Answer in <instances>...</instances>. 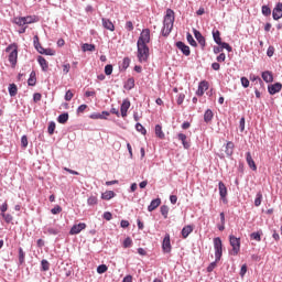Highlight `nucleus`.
I'll return each instance as SVG.
<instances>
[{"mask_svg": "<svg viewBox=\"0 0 282 282\" xmlns=\"http://www.w3.org/2000/svg\"><path fill=\"white\" fill-rule=\"evenodd\" d=\"M155 135L156 138H160V140H164L165 134H164V131H162V126L160 124L155 126Z\"/></svg>", "mask_w": 282, "mask_h": 282, "instance_id": "473e14b6", "label": "nucleus"}, {"mask_svg": "<svg viewBox=\"0 0 282 282\" xmlns=\"http://www.w3.org/2000/svg\"><path fill=\"white\" fill-rule=\"evenodd\" d=\"M52 215H58L63 213V207L61 205H56L54 208L51 209Z\"/></svg>", "mask_w": 282, "mask_h": 282, "instance_id": "603ef678", "label": "nucleus"}, {"mask_svg": "<svg viewBox=\"0 0 282 282\" xmlns=\"http://www.w3.org/2000/svg\"><path fill=\"white\" fill-rule=\"evenodd\" d=\"M172 31H173V28H170V31H169V28H165L163 25L161 34H162V36H169V34H171Z\"/></svg>", "mask_w": 282, "mask_h": 282, "instance_id": "13d9d810", "label": "nucleus"}, {"mask_svg": "<svg viewBox=\"0 0 282 282\" xmlns=\"http://www.w3.org/2000/svg\"><path fill=\"white\" fill-rule=\"evenodd\" d=\"M250 239L253 241H261V231L250 234Z\"/></svg>", "mask_w": 282, "mask_h": 282, "instance_id": "79ce46f5", "label": "nucleus"}, {"mask_svg": "<svg viewBox=\"0 0 282 282\" xmlns=\"http://www.w3.org/2000/svg\"><path fill=\"white\" fill-rule=\"evenodd\" d=\"M82 50H83V52H95L96 51V45L85 43V44H83Z\"/></svg>", "mask_w": 282, "mask_h": 282, "instance_id": "f704fd0d", "label": "nucleus"}, {"mask_svg": "<svg viewBox=\"0 0 282 282\" xmlns=\"http://www.w3.org/2000/svg\"><path fill=\"white\" fill-rule=\"evenodd\" d=\"M131 246H133V240L131 239V237H127L123 240V248H131Z\"/></svg>", "mask_w": 282, "mask_h": 282, "instance_id": "8fccbe9b", "label": "nucleus"}, {"mask_svg": "<svg viewBox=\"0 0 282 282\" xmlns=\"http://www.w3.org/2000/svg\"><path fill=\"white\" fill-rule=\"evenodd\" d=\"M67 120H69V113L68 112H63L57 117V122L59 124H66Z\"/></svg>", "mask_w": 282, "mask_h": 282, "instance_id": "393cba45", "label": "nucleus"}, {"mask_svg": "<svg viewBox=\"0 0 282 282\" xmlns=\"http://www.w3.org/2000/svg\"><path fill=\"white\" fill-rule=\"evenodd\" d=\"M246 160H247V164L250 167V170L257 171V163H254V160L252 159V154L250 152L246 153Z\"/></svg>", "mask_w": 282, "mask_h": 282, "instance_id": "a211bd4d", "label": "nucleus"}, {"mask_svg": "<svg viewBox=\"0 0 282 282\" xmlns=\"http://www.w3.org/2000/svg\"><path fill=\"white\" fill-rule=\"evenodd\" d=\"M281 89H282L281 83H275V84L268 86V91H269L270 96H274V94H279V91H281Z\"/></svg>", "mask_w": 282, "mask_h": 282, "instance_id": "dca6fc26", "label": "nucleus"}, {"mask_svg": "<svg viewBox=\"0 0 282 282\" xmlns=\"http://www.w3.org/2000/svg\"><path fill=\"white\" fill-rule=\"evenodd\" d=\"M13 23H15V25H19L20 28L28 26L25 24V18L24 17L14 18Z\"/></svg>", "mask_w": 282, "mask_h": 282, "instance_id": "72a5a7b5", "label": "nucleus"}, {"mask_svg": "<svg viewBox=\"0 0 282 282\" xmlns=\"http://www.w3.org/2000/svg\"><path fill=\"white\" fill-rule=\"evenodd\" d=\"M184 98H186V95H184V93L178 94L177 99H176L177 105H183Z\"/></svg>", "mask_w": 282, "mask_h": 282, "instance_id": "0e129e2a", "label": "nucleus"}, {"mask_svg": "<svg viewBox=\"0 0 282 282\" xmlns=\"http://www.w3.org/2000/svg\"><path fill=\"white\" fill-rule=\"evenodd\" d=\"M186 39H187V43H189V45H192V47H197V42L195 41V39L193 37V34H191L189 32L186 33Z\"/></svg>", "mask_w": 282, "mask_h": 282, "instance_id": "c9c22d12", "label": "nucleus"}, {"mask_svg": "<svg viewBox=\"0 0 282 282\" xmlns=\"http://www.w3.org/2000/svg\"><path fill=\"white\" fill-rule=\"evenodd\" d=\"M45 56H55L56 55V51L52 50V48H44V53Z\"/></svg>", "mask_w": 282, "mask_h": 282, "instance_id": "052dcab7", "label": "nucleus"}, {"mask_svg": "<svg viewBox=\"0 0 282 282\" xmlns=\"http://www.w3.org/2000/svg\"><path fill=\"white\" fill-rule=\"evenodd\" d=\"M54 131H56V122L51 121L47 127L48 135H54Z\"/></svg>", "mask_w": 282, "mask_h": 282, "instance_id": "4c0bfd02", "label": "nucleus"}, {"mask_svg": "<svg viewBox=\"0 0 282 282\" xmlns=\"http://www.w3.org/2000/svg\"><path fill=\"white\" fill-rule=\"evenodd\" d=\"M105 74L106 76H111V74H113V65L107 64L105 66Z\"/></svg>", "mask_w": 282, "mask_h": 282, "instance_id": "a18cd8bd", "label": "nucleus"}, {"mask_svg": "<svg viewBox=\"0 0 282 282\" xmlns=\"http://www.w3.org/2000/svg\"><path fill=\"white\" fill-rule=\"evenodd\" d=\"M215 113H213V110L207 109L204 113V122H212Z\"/></svg>", "mask_w": 282, "mask_h": 282, "instance_id": "c756f323", "label": "nucleus"}, {"mask_svg": "<svg viewBox=\"0 0 282 282\" xmlns=\"http://www.w3.org/2000/svg\"><path fill=\"white\" fill-rule=\"evenodd\" d=\"M6 52H10L9 54V63L12 65V67L17 66V61L19 58V50L17 48L15 45L10 44L7 48Z\"/></svg>", "mask_w": 282, "mask_h": 282, "instance_id": "20e7f679", "label": "nucleus"}, {"mask_svg": "<svg viewBox=\"0 0 282 282\" xmlns=\"http://www.w3.org/2000/svg\"><path fill=\"white\" fill-rule=\"evenodd\" d=\"M18 91H19V88L17 87V84L9 85V95L11 96V98H14V96H17Z\"/></svg>", "mask_w": 282, "mask_h": 282, "instance_id": "2f4dec72", "label": "nucleus"}, {"mask_svg": "<svg viewBox=\"0 0 282 282\" xmlns=\"http://www.w3.org/2000/svg\"><path fill=\"white\" fill-rule=\"evenodd\" d=\"M221 50H227V52H232V46H230V44H228L227 42H220L218 44Z\"/></svg>", "mask_w": 282, "mask_h": 282, "instance_id": "de8ad7c7", "label": "nucleus"}, {"mask_svg": "<svg viewBox=\"0 0 282 282\" xmlns=\"http://www.w3.org/2000/svg\"><path fill=\"white\" fill-rule=\"evenodd\" d=\"M149 43H151V30L143 29L140 33L138 41H137V44L149 45Z\"/></svg>", "mask_w": 282, "mask_h": 282, "instance_id": "423d86ee", "label": "nucleus"}, {"mask_svg": "<svg viewBox=\"0 0 282 282\" xmlns=\"http://www.w3.org/2000/svg\"><path fill=\"white\" fill-rule=\"evenodd\" d=\"M41 270L42 272H47L50 270V262L45 259L41 261Z\"/></svg>", "mask_w": 282, "mask_h": 282, "instance_id": "ea45409f", "label": "nucleus"}, {"mask_svg": "<svg viewBox=\"0 0 282 282\" xmlns=\"http://www.w3.org/2000/svg\"><path fill=\"white\" fill-rule=\"evenodd\" d=\"M151 56L148 44H137V57L139 63H147Z\"/></svg>", "mask_w": 282, "mask_h": 282, "instance_id": "f257e3e1", "label": "nucleus"}, {"mask_svg": "<svg viewBox=\"0 0 282 282\" xmlns=\"http://www.w3.org/2000/svg\"><path fill=\"white\" fill-rule=\"evenodd\" d=\"M217 263H219V261H217V258H215V261L209 263V265L207 267V272H213V270L217 268Z\"/></svg>", "mask_w": 282, "mask_h": 282, "instance_id": "864d4df0", "label": "nucleus"}, {"mask_svg": "<svg viewBox=\"0 0 282 282\" xmlns=\"http://www.w3.org/2000/svg\"><path fill=\"white\" fill-rule=\"evenodd\" d=\"M214 250L216 261H221V257L224 256V243L221 242V238H214Z\"/></svg>", "mask_w": 282, "mask_h": 282, "instance_id": "7ed1b4c3", "label": "nucleus"}, {"mask_svg": "<svg viewBox=\"0 0 282 282\" xmlns=\"http://www.w3.org/2000/svg\"><path fill=\"white\" fill-rule=\"evenodd\" d=\"M208 89V82L203 80L198 84V89L196 90V95L204 96V91Z\"/></svg>", "mask_w": 282, "mask_h": 282, "instance_id": "6ab92c4d", "label": "nucleus"}, {"mask_svg": "<svg viewBox=\"0 0 282 282\" xmlns=\"http://www.w3.org/2000/svg\"><path fill=\"white\" fill-rule=\"evenodd\" d=\"M246 272H248V264H242L239 273L241 279L246 276Z\"/></svg>", "mask_w": 282, "mask_h": 282, "instance_id": "bf43d9fd", "label": "nucleus"}, {"mask_svg": "<svg viewBox=\"0 0 282 282\" xmlns=\"http://www.w3.org/2000/svg\"><path fill=\"white\" fill-rule=\"evenodd\" d=\"M109 111H101V112H93L89 118L91 120H107V116H109Z\"/></svg>", "mask_w": 282, "mask_h": 282, "instance_id": "4468645a", "label": "nucleus"}, {"mask_svg": "<svg viewBox=\"0 0 282 282\" xmlns=\"http://www.w3.org/2000/svg\"><path fill=\"white\" fill-rule=\"evenodd\" d=\"M225 153L227 158H232L235 153V143L232 141H228L225 145Z\"/></svg>", "mask_w": 282, "mask_h": 282, "instance_id": "f3484780", "label": "nucleus"}, {"mask_svg": "<svg viewBox=\"0 0 282 282\" xmlns=\"http://www.w3.org/2000/svg\"><path fill=\"white\" fill-rule=\"evenodd\" d=\"M64 98L67 102H69V100L74 98V93H72V90H67Z\"/></svg>", "mask_w": 282, "mask_h": 282, "instance_id": "338daca9", "label": "nucleus"}, {"mask_svg": "<svg viewBox=\"0 0 282 282\" xmlns=\"http://www.w3.org/2000/svg\"><path fill=\"white\" fill-rule=\"evenodd\" d=\"M18 254H19V265H23L25 263V251H23V248L18 249Z\"/></svg>", "mask_w": 282, "mask_h": 282, "instance_id": "7c9ffc66", "label": "nucleus"}, {"mask_svg": "<svg viewBox=\"0 0 282 282\" xmlns=\"http://www.w3.org/2000/svg\"><path fill=\"white\" fill-rule=\"evenodd\" d=\"M41 98H43L41 93L33 94V102H41Z\"/></svg>", "mask_w": 282, "mask_h": 282, "instance_id": "774afa93", "label": "nucleus"}, {"mask_svg": "<svg viewBox=\"0 0 282 282\" xmlns=\"http://www.w3.org/2000/svg\"><path fill=\"white\" fill-rule=\"evenodd\" d=\"M177 138L182 142L184 149H191V142L186 140V134L178 133Z\"/></svg>", "mask_w": 282, "mask_h": 282, "instance_id": "5701e85b", "label": "nucleus"}, {"mask_svg": "<svg viewBox=\"0 0 282 282\" xmlns=\"http://www.w3.org/2000/svg\"><path fill=\"white\" fill-rule=\"evenodd\" d=\"M160 204H162L161 198L152 199L150 205L148 206V212L153 213V210H155V208H158L160 206Z\"/></svg>", "mask_w": 282, "mask_h": 282, "instance_id": "412c9836", "label": "nucleus"}, {"mask_svg": "<svg viewBox=\"0 0 282 282\" xmlns=\"http://www.w3.org/2000/svg\"><path fill=\"white\" fill-rule=\"evenodd\" d=\"M191 232H193V226L187 225V226L183 227V229H182L183 239H187L188 235H191Z\"/></svg>", "mask_w": 282, "mask_h": 282, "instance_id": "a878e982", "label": "nucleus"}, {"mask_svg": "<svg viewBox=\"0 0 282 282\" xmlns=\"http://www.w3.org/2000/svg\"><path fill=\"white\" fill-rule=\"evenodd\" d=\"M113 197H116V192L113 191H106L101 194V199H106L107 202H109V199H113Z\"/></svg>", "mask_w": 282, "mask_h": 282, "instance_id": "cd10ccee", "label": "nucleus"}, {"mask_svg": "<svg viewBox=\"0 0 282 282\" xmlns=\"http://www.w3.org/2000/svg\"><path fill=\"white\" fill-rule=\"evenodd\" d=\"M160 210H161V215L164 217V219H167L169 218V206L163 205V206H161Z\"/></svg>", "mask_w": 282, "mask_h": 282, "instance_id": "a19ab883", "label": "nucleus"}, {"mask_svg": "<svg viewBox=\"0 0 282 282\" xmlns=\"http://www.w3.org/2000/svg\"><path fill=\"white\" fill-rule=\"evenodd\" d=\"M218 191L220 199H223L224 204H227L228 199L226 197L228 195V187H226V184H224L221 181L218 183Z\"/></svg>", "mask_w": 282, "mask_h": 282, "instance_id": "0eeeda50", "label": "nucleus"}, {"mask_svg": "<svg viewBox=\"0 0 282 282\" xmlns=\"http://www.w3.org/2000/svg\"><path fill=\"white\" fill-rule=\"evenodd\" d=\"M37 63L40 65V67L42 68V72H47V69H50V64H47V59H45V57L43 56H37Z\"/></svg>", "mask_w": 282, "mask_h": 282, "instance_id": "aec40b11", "label": "nucleus"}, {"mask_svg": "<svg viewBox=\"0 0 282 282\" xmlns=\"http://www.w3.org/2000/svg\"><path fill=\"white\" fill-rule=\"evenodd\" d=\"M33 45L35 50H39L40 47H42L41 42L39 41V35H34Z\"/></svg>", "mask_w": 282, "mask_h": 282, "instance_id": "6e6d98bb", "label": "nucleus"}, {"mask_svg": "<svg viewBox=\"0 0 282 282\" xmlns=\"http://www.w3.org/2000/svg\"><path fill=\"white\" fill-rule=\"evenodd\" d=\"M101 25L102 28H105V30H108L109 32H116V25L113 24V22H111L110 19L102 18Z\"/></svg>", "mask_w": 282, "mask_h": 282, "instance_id": "f8f14e48", "label": "nucleus"}, {"mask_svg": "<svg viewBox=\"0 0 282 282\" xmlns=\"http://www.w3.org/2000/svg\"><path fill=\"white\" fill-rule=\"evenodd\" d=\"M86 228L87 225L85 223H79L70 228L69 235H80V232H83V230H85Z\"/></svg>", "mask_w": 282, "mask_h": 282, "instance_id": "1a4fd4ad", "label": "nucleus"}, {"mask_svg": "<svg viewBox=\"0 0 282 282\" xmlns=\"http://www.w3.org/2000/svg\"><path fill=\"white\" fill-rule=\"evenodd\" d=\"M262 80H264V83H274V75H272L270 70H264L262 72Z\"/></svg>", "mask_w": 282, "mask_h": 282, "instance_id": "4be33fe9", "label": "nucleus"}, {"mask_svg": "<svg viewBox=\"0 0 282 282\" xmlns=\"http://www.w3.org/2000/svg\"><path fill=\"white\" fill-rule=\"evenodd\" d=\"M272 18L274 21L282 19V3L278 2L272 11Z\"/></svg>", "mask_w": 282, "mask_h": 282, "instance_id": "9b49d317", "label": "nucleus"}, {"mask_svg": "<svg viewBox=\"0 0 282 282\" xmlns=\"http://www.w3.org/2000/svg\"><path fill=\"white\" fill-rule=\"evenodd\" d=\"M262 14L263 17H270V14H272V9L268 6H262Z\"/></svg>", "mask_w": 282, "mask_h": 282, "instance_id": "49530a36", "label": "nucleus"}, {"mask_svg": "<svg viewBox=\"0 0 282 282\" xmlns=\"http://www.w3.org/2000/svg\"><path fill=\"white\" fill-rule=\"evenodd\" d=\"M162 250L163 252H165L166 254H169L172 250L171 247V235L166 234L164 236L163 242H162Z\"/></svg>", "mask_w": 282, "mask_h": 282, "instance_id": "6e6552de", "label": "nucleus"}, {"mask_svg": "<svg viewBox=\"0 0 282 282\" xmlns=\"http://www.w3.org/2000/svg\"><path fill=\"white\" fill-rule=\"evenodd\" d=\"M241 85L242 87H245V89H248V87H250V80L247 77H241Z\"/></svg>", "mask_w": 282, "mask_h": 282, "instance_id": "4d7b16f0", "label": "nucleus"}, {"mask_svg": "<svg viewBox=\"0 0 282 282\" xmlns=\"http://www.w3.org/2000/svg\"><path fill=\"white\" fill-rule=\"evenodd\" d=\"M176 47L184 54V56H191V47L186 45L184 42L178 41L176 42Z\"/></svg>", "mask_w": 282, "mask_h": 282, "instance_id": "9d476101", "label": "nucleus"}, {"mask_svg": "<svg viewBox=\"0 0 282 282\" xmlns=\"http://www.w3.org/2000/svg\"><path fill=\"white\" fill-rule=\"evenodd\" d=\"M87 204H88V206H96V204H98V197H96V196H90V197L87 199Z\"/></svg>", "mask_w": 282, "mask_h": 282, "instance_id": "09e8293b", "label": "nucleus"}, {"mask_svg": "<svg viewBox=\"0 0 282 282\" xmlns=\"http://www.w3.org/2000/svg\"><path fill=\"white\" fill-rule=\"evenodd\" d=\"M29 87H34L36 85V72L32 70L28 79Z\"/></svg>", "mask_w": 282, "mask_h": 282, "instance_id": "bb28decb", "label": "nucleus"}, {"mask_svg": "<svg viewBox=\"0 0 282 282\" xmlns=\"http://www.w3.org/2000/svg\"><path fill=\"white\" fill-rule=\"evenodd\" d=\"M1 217L4 219L6 224H11L12 219H14L10 214H1Z\"/></svg>", "mask_w": 282, "mask_h": 282, "instance_id": "5fc2aeb1", "label": "nucleus"}, {"mask_svg": "<svg viewBox=\"0 0 282 282\" xmlns=\"http://www.w3.org/2000/svg\"><path fill=\"white\" fill-rule=\"evenodd\" d=\"M229 243L232 248L230 254H232V257H237V254H239V252L241 250V238H237V237L230 235Z\"/></svg>", "mask_w": 282, "mask_h": 282, "instance_id": "f03ea898", "label": "nucleus"}, {"mask_svg": "<svg viewBox=\"0 0 282 282\" xmlns=\"http://www.w3.org/2000/svg\"><path fill=\"white\" fill-rule=\"evenodd\" d=\"M107 270H109L107 264H100L97 267V274H105V272H107Z\"/></svg>", "mask_w": 282, "mask_h": 282, "instance_id": "37998d69", "label": "nucleus"}, {"mask_svg": "<svg viewBox=\"0 0 282 282\" xmlns=\"http://www.w3.org/2000/svg\"><path fill=\"white\" fill-rule=\"evenodd\" d=\"M21 147L22 149H28V135H22L21 138Z\"/></svg>", "mask_w": 282, "mask_h": 282, "instance_id": "680f3d73", "label": "nucleus"}, {"mask_svg": "<svg viewBox=\"0 0 282 282\" xmlns=\"http://www.w3.org/2000/svg\"><path fill=\"white\" fill-rule=\"evenodd\" d=\"M124 29L127 30V32H133V22L127 21Z\"/></svg>", "mask_w": 282, "mask_h": 282, "instance_id": "69168bd1", "label": "nucleus"}, {"mask_svg": "<svg viewBox=\"0 0 282 282\" xmlns=\"http://www.w3.org/2000/svg\"><path fill=\"white\" fill-rule=\"evenodd\" d=\"M46 232H47L48 235H58V234L61 232V230H58L57 228L48 227V228L46 229Z\"/></svg>", "mask_w": 282, "mask_h": 282, "instance_id": "e2e57ef3", "label": "nucleus"}, {"mask_svg": "<svg viewBox=\"0 0 282 282\" xmlns=\"http://www.w3.org/2000/svg\"><path fill=\"white\" fill-rule=\"evenodd\" d=\"M24 23L26 25H30L32 23H36V18L35 17H32V15H29V17H24Z\"/></svg>", "mask_w": 282, "mask_h": 282, "instance_id": "c03bdc74", "label": "nucleus"}, {"mask_svg": "<svg viewBox=\"0 0 282 282\" xmlns=\"http://www.w3.org/2000/svg\"><path fill=\"white\" fill-rule=\"evenodd\" d=\"M135 87V78L130 77L127 79V82L123 85V88L127 89L128 91H131Z\"/></svg>", "mask_w": 282, "mask_h": 282, "instance_id": "b1692460", "label": "nucleus"}, {"mask_svg": "<svg viewBox=\"0 0 282 282\" xmlns=\"http://www.w3.org/2000/svg\"><path fill=\"white\" fill-rule=\"evenodd\" d=\"M261 202H263V194L261 192H258L254 199V206H261Z\"/></svg>", "mask_w": 282, "mask_h": 282, "instance_id": "e433bc0d", "label": "nucleus"}, {"mask_svg": "<svg viewBox=\"0 0 282 282\" xmlns=\"http://www.w3.org/2000/svg\"><path fill=\"white\" fill-rule=\"evenodd\" d=\"M173 23H175V11L167 9L166 14L164 15L163 26L167 28V31L170 32L171 28H173Z\"/></svg>", "mask_w": 282, "mask_h": 282, "instance_id": "39448f33", "label": "nucleus"}, {"mask_svg": "<svg viewBox=\"0 0 282 282\" xmlns=\"http://www.w3.org/2000/svg\"><path fill=\"white\" fill-rule=\"evenodd\" d=\"M135 130L142 135H147V129L144 128V126H142V123H135Z\"/></svg>", "mask_w": 282, "mask_h": 282, "instance_id": "58836bf2", "label": "nucleus"}, {"mask_svg": "<svg viewBox=\"0 0 282 282\" xmlns=\"http://www.w3.org/2000/svg\"><path fill=\"white\" fill-rule=\"evenodd\" d=\"M131 107V101L129 99H123L121 106H120V111L122 118H127V112L129 111V108Z\"/></svg>", "mask_w": 282, "mask_h": 282, "instance_id": "2eb2a0df", "label": "nucleus"}, {"mask_svg": "<svg viewBox=\"0 0 282 282\" xmlns=\"http://www.w3.org/2000/svg\"><path fill=\"white\" fill-rule=\"evenodd\" d=\"M129 65H131V58L124 57L122 61V69H129Z\"/></svg>", "mask_w": 282, "mask_h": 282, "instance_id": "3c124183", "label": "nucleus"}, {"mask_svg": "<svg viewBox=\"0 0 282 282\" xmlns=\"http://www.w3.org/2000/svg\"><path fill=\"white\" fill-rule=\"evenodd\" d=\"M194 36L196 41L200 44V47L204 50L206 47V37L202 35V32L197 31L196 29H193Z\"/></svg>", "mask_w": 282, "mask_h": 282, "instance_id": "ddd939ff", "label": "nucleus"}, {"mask_svg": "<svg viewBox=\"0 0 282 282\" xmlns=\"http://www.w3.org/2000/svg\"><path fill=\"white\" fill-rule=\"evenodd\" d=\"M213 34V39L216 45H219V43H221V32H219V30H213L212 32Z\"/></svg>", "mask_w": 282, "mask_h": 282, "instance_id": "c85d7f7f", "label": "nucleus"}]
</instances>
